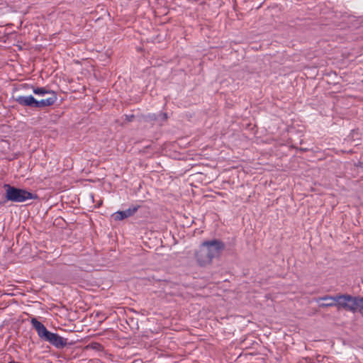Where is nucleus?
<instances>
[{
  "label": "nucleus",
  "mask_w": 363,
  "mask_h": 363,
  "mask_svg": "<svg viewBox=\"0 0 363 363\" xmlns=\"http://www.w3.org/2000/svg\"><path fill=\"white\" fill-rule=\"evenodd\" d=\"M45 341L50 342L57 348H63L67 345V339L63 338L62 337L58 335L57 333H52L49 335Z\"/></svg>",
  "instance_id": "nucleus-6"
},
{
  "label": "nucleus",
  "mask_w": 363,
  "mask_h": 363,
  "mask_svg": "<svg viewBox=\"0 0 363 363\" xmlns=\"http://www.w3.org/2000/svg\"><path fill=\"white\" fill-rule=\"evenodd\" d=\"M146 120L147 121H157V116L155 113H149L146 116Z\"/></svg>",
  "instance_id": "nucleus-11"
},
{
  "label": "nucleus",
  "mask_w": 363,
  "mask_h": 363,
  "mask_svg": "<svg viewBox=\"0 0 363 363\" xmlns=\"http://www.w3.org/2000/svg\"><path fill=\"white\" fill-rule=\"evenodd\" d=\"M30 322L39 337L45 341L51 332L48 330L45 325L35 318H33Z\"/></svg>",
  "instance_id": "nucleus-5"
},
{
  "label": "nucleus",
  "mask_w": 363,
  "mask_h": 363,
  "mask_svg": "<svg viewBox=\"0 0 363 363\" xmlns=\"http://www.w3.org/2000/svg\"><path fill=\"white\" fill-rule=\"evenodd\" d=\"M223 248L224 244L218 240L203 242L199 250L196 253V258L198 263L201 266L210 264L215 257L219 255Z\"/></svg>",
  "instance_id": "nucleus-1"
},
{
  "label": "nucleus",
  "mask_w": 363,
  "mask_h": 363,
  "mask_svg": "<svg viewBox=\"0 0 363 363\" xmlns=\"http://www.w3.org/2000/svg\"><path fill=\"white\" fill-rule=\"evenodd\" d=\"M357 311L363 312V297L357 296Z\"/></svg>",
  "instance_id": "nucleus-9"
},
{
  "label": "nucleus",
  "mask_w": 363,
  "mask_h": 363,
  "mask_svg": "<svg viewBox=\"0 0 363 363\" xmlns=\"http://www.w3.org/2000/svg\"><path fill=\"white\" fill-rule=\"evenodd\" d=\"M33 93L38 96H45L48 95V97L45 99H50L52 100V103H50V106L53 105L57 101V94L55 91L49 90L45 87H37L33 89Z\"/></svg>",
  "instance_id": "nucleus-7"
},
{
  "label": "nucleus",
  "mask_w": 363,
  "mask_h": 363,
  "mask_svg": "<svg viewBox=\"0 0 363 363\" xmlns=\"http://www.w3.org/2000/svg\"><path fill=\"white\" fill-rule=\"evenodd\" d=\"M15 101L20 105L23 106H28L31 108H44L50 106L52 100L50 99H43L40 100L35 99L32 95L29 96H18L15 99Z\"/></svg>",
  "instance_id": "nucleus-4"
},
{
  "label": "nucleus",
  "mask_w": 363,
  "mask_h": 363,
  "mask_svg": "<svg viewBox=\"0 0 363 363\" xmlns=\"http://www.w3.org/2000/svg\"><path fill=\"white\" fill-rule=\"evenodd\" d=\"M328 301L330 300V303H323L320 304V307H332L337 306L338 308H343L346 311L355 313L357 312V296H353L349 294H341L335 296H325L320 297L318 301Z\"/></svg>",
  "instance_id": "nucleus-2"
},
{
  "label": "nucleus",
  "mask_w": 363,
  "mask_h": 363,
  "mask_svg": "<svg viewBox=\"0 0 363 363\" xmlns=\"http://www.w3.org/2000/svg\"><path fill=\"white\" fill-rule=\"evenodd\" d=\"M138 208L139 206H133L125 211H117L113 215V218L116 220H122L124 218H129L134 215L135 213L137 212Z\"/></svg>",
  "instance_id": "nucleus-8"
},
{
  "label": "nucleus",
  "mask_w": 363,
  "mask_h": 363,
  "mask_svg": "<svg viewBox=\"0 0 363 363\" xmlns=\"http://www.w3.org/2000/svg\"><path fill=\"white\" fill-rule=\"evenodd\" d=\"M157 121H160V125L167 119V115L166 113H160L159 114H157Z\"/></svg>",
  "instance_id": "nucleus-10"
},
{
  "label": "nucleus",
  "mask_w": 363,
  "mask_h": 363,
  "mask_svg": "<svg viewBox=\"0 0 363 363\" xmlns=\"http://www.w3.org/2000/svg\"><path fill=\"white\" fill-rule=\"evenodd\" d=\"M4 188L5 189V199L6 201L14 203H22L27 200L37 198L36 195L33 194L27 190L16 188L10 184H4Z\"/></svg>",
  "instance_id": "nucleus-3"
}]
</instances>
